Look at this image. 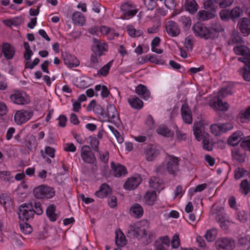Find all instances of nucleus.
I'll list each match as a JSON object with an SVG mask.
<instances>
[{
    "mask_svg": "<svg viewBox=\"0 0 250 250\" xmlns=\"http://www.w3.org/2000/svg\"><path fill=\"white\" fill-rule=\"evenodd\" d=\"M180 158L173 155L167 154L166 158V165L162 164L156 168V171L161 174H164L167 171L169 174H175L179 170Z\"/></svg>",
    "mask_w": 250,
    "mask_h": 250,
    "instance_id": "f257e3e1",
    "label": "nucleus"
},
{
    "mask_svg": "<svg viewBox=\"0 0 250 250\" xmlns=\"http://www.w3.org/2000/svg\"><path fill=\"white\" fill-rule=\"evenodd\" d=\"M17 213L20 221H30L34 216L33 206L32 204H22L20 206Z\"/></svg>",
    "mask_w": 250,
    "mask_h": 250,
    "instance_id": "f03ea898",
    "label": "nucleus"
},
{
    "mask_svg": "<svg viewBox=\"0 0 250 250\" xmlns=\"http://www.w3.org/2000/svg\"><path fill=\"white\" fill-rule=\"evenodd\" d=\"M33 193L34 196L38 199H49L55 195L54 189L45 185H42L34 188Z\"/></svg>",
    "mask_w": 250,
    "mask_h": 250,
    "instance_id": "7ed1b4c3",
    "label": "nucleus"
},
{
    "mask_svg": "<svg viewBox=\"0 0 250 250\" xmlns=\"http://www.w3.org/2000/svg\"><path fill=\"white\" fill-rule=\"evenodd\" d=\"M235 53L242 56L238 58L240 62H244L246 65L250 67V49L246 46H235L233 48Z\"/></svg>",
    "mask_w": 250,
    "mask_h": 250,
    "instance_id": "20e7f679",
    "label": "nucleus"
},
{
    "mask_svg": "<svg viewBox=\"0 0 250 250\" xmlns=\"http://www.w3.org/2000/svg\"><path fill=\"white\" fill-rule=\"evenodd\" d=\"M127 233L130 236L136 238L147 237V233L145 227L141 226L139 223L129 226L127 229Z\"/></svg>",
    "mask_w": 250,
    "mask_h": 250,
    "instance_id": "39448f33",
    "label": "nucleus"
},
{
    "mask_svg": "<svg viewBox=\"0 0 250 250\" xmlns=\"http://www.w3.org/2000/svg\"><path fill=\"white\" fill-rule=\"evenodd\" d=\"M215 246L218 250H233L235 244L234 241L231 239L222 237L217 239Z\"/></svg>",
    "mask_w": 250,
    "mask_h": 250,
    "instance_id": "423d86ee",
    "label": "nucleus"
},
{
    "mask_svg": "<svg viewBox=\"0 0 250 250\" xmlns=\"http://www.w3.org/2000/svg\"><path fill=\"white\" fill-rule=\"evenodd\" d=\"M33 115V111L31 110H21L15 114L14 120L17 125H21L28 121Z\"/></svg>",
    "mask_w": 250,
    "mask_h": 250,
    "instance_id": "0eeeda50",
    "label": "nucleus"
},
{
    "mask_svg": "<svg viewBox=\"0 0 250 250\" xmlns=\"http://www.w3.org/2000/svg\"><path fill=\"white\" fill-rule=\"evenodd\" d=\"M192 30L196 36L206 40L210 39L208 28L203 23L200 22L195 23L192 27Z\"/></svg>",
    "mask_w": 250,
    "mask_h": 250,
    "instance_id": "6e6552de",
    "label": "nucleus"
},
{
    "mask_svg": "<svg viewBox=\"0 0 250 250\" xmlns=\"http://www.w3.org/2000/svg\"><path fill=\"white\" fill-rule=\"evenodd\" d=\"M121 10L123 14L122 19H128L136 15L137 10L135 6L131 2H127L121 6Z\"/></svg>",
    "mask_w": 250,
    "mask_h": 250,
    "instance_id": "1a4fd4ad",
    "label": "nucleus"
},
{
    "mask_svg": "<svg viewBox=\"0 0 250 250\" xmlns=\"http://www.w3.org/2000/svg\"><path fill=\"white\" fill-rule=\"evenodd\" d=\"M10 99L13 102L17 104H25L30 101L29 97L23 91H16L14 93L11 95Z\"/></svg>",
    "mask_w": 250,
    "mask_h": 250,
    "instance_id": "9d476101",
    "label": "nucleus"
},
{
    "mask_svg": "<svg viewBox=\"0 0 250 250\" xmlns=\"http://www.w3.org/2000/svg\"><path fill=\"white\" fill-rule=\"evenodd\" d=\"M91 49L93 52L92 54L100 57L104 54V52L107 51V45L105 43L100 42L97 39H93Z\"/></svg>",
    "mask_w": 250,
    "mask_h": 250,
    "instance_id": "9b49d317",
    "label": "nucleus"
},
{
    "mask_svg": "<svg viewBox=\"0 0 250 250\" xmlns=\"http://www.w3.org/2000/svg\"><path fill=\"white\" fill-rule=\"evenodd\" d=\"M81 156L83 160L86 163L93 164L96 161L94 154L91 151L88 146H83L81 152Z\"/></svg>",
    "mask_w": 250,
    "mask_h": 250,
    "instance_id": "f8f14e48",
    "label": "nucleus"
},
{
    "mask_svg": "<svg viewBox=\"0 0 250 250\" xmlns=\"http://www.w3.org/2000/svg\"><path fill=\"white\" fill-rule=\"evenodd\" d=\"M145 157L147 161H153L159 154L160 150L158 147L153 145H149L144 150Z\"/></svg>",
    "mask_w": 250,
    "mask_h": 250,
    "instance_id": "ddd939ff",
    "label": "nucleus"
},
{
    "mask_svg": "<svg viewBox=\"0 0 250 250\" xmlns=\"http://www.w3.org/2000/svg\"><path fill=\"white\" fill-rule=\"evenodd\" d=\"M166 29L167 33L172 37H177L180 33V30L177 23L172 21H169L167 22Z\"/></svg>",
    "mask_w": 250,
    "mask_h": 250,
    "instance_id": "4468645a",
    "label": "nucleus"
},
{
    "mask_svg": "<svg viewBox=\"0 0 250 250\" xmlns=\"http://www.w3.org/2000/svg\"><path fill=\"white\" fill-rule=\"evenodd\" d=\"M142 182V178L139 175L129 178L124 185V188L127 190L135 189Z\"/></svg>",
    "mask_w": 250,
    "mask_h": 250,
    "instance_id": "2eb2a0df",
    "label": "nucleus"
},
{
    "mask_svg": "<svg viewBox=\"0 0 250 250\" xmlns=\"http://www.w3.org/2000/svg\"><path fill=\"white\" fill-rule=\"evenodd\" d=\"M209 34L210 39H214L218 37L219 33L224 30L223 26L218 22L212 23L209 28Z\"/></svg>",
    "mask_w": 250,
    "mask_h": 250,
    "instance_id": "dca6fc26",
    "label": "nucleus"
},
{
    "mask_svg": "<svg viewBox=\"0 0 250 250\" xmlns=\"http://www.w3.org/2000/svg\"><path fill=\"white\" fill-rule=\"evenodd\" d=\"M113 175L116 177H120L127 174L126 167L120 164H115L113 162L111 164Z\"/></svg>",
    "mask_w": 250,
    "mask_h": 250,
    "instance_id": "f3484780",
    "label": "nucleus"
},
{
    "mask_svg": "<svg viewBox=\"0 0 250 250\" xmlns=\"http://www.w3.org/2000/svg\"><path fill=\"white\" fill-rule=\"evenodd\" d=\"M64 63L69 67H75L79 65L80 62L76 57L66 53L62 54Z\"/></svg>",
    "mask_w": 250,
    "mask_h": 250,
    "instance_id": "a211bd4d",
    "label": "nucleus"
},
{
    "mask_svg": "<svg viewBox=\"0 0 250 250\" xmlns=\"http://www.w3.org/2000/svg\"><path fill=\"white\" fill-rule=\"evenodd\" d=\"M14 47L8 43H4L2 46V53L7 60H11L15 54Z\"/></svg>",
    "mask_w": 250,
    "mask_h": 250,
    "instance_id": "6ab92c4d",
    "label": "nucleus"
},
{
    "mask_svg": "<svg viewBox=\"0 0 250 250\" xmlns=\"http://www.w3.org/2000/svg\"><path fill=\"white\" fill-rule=\"evenodd\" d=\"M238 26L241 33L244 36H248L250 34V20L246 18H243L239 22Z\"/></svg>",
    "mask_w": 250,
    "mask_h": 250,
    "instance_id": "aec40b11",
    "label": "nucleus"
},
{
    "mask_svg": "<svg viewBox=\"0 0 250 250\" xmlns=\"http://www.w3.org/2000/svg\"><path fill=\"white\" fill-rule=\"evenodd\" d=\"M112 122L118 123L119 121L118 113L115 106L109 104L107 106V113L106 114Z\"/></svg>",
    "mask_w": 250,
    "mask_h": 250,
    "instance_id": "412c9836",
    "label": "nucleus"
},
{
    "mask_svg": "<svg viewBox=\"0 0 250 250\" xmlns=\"http://www.w3.org/2000/svg\"><path fill=\"white\" fill-rule=\"evenodd\" d=\"M182 119L187 124H191L192 122V113L188 105H183L181 109Z\"/></svg>",
    "mask_w": 250,
    "mask_h": 250,
    "instance_id": "4be33fe9",
    "label": "nucleus"
},
{
    "mask_svg": "<svg viewBox=\"0 0 250 250\" xmlns=\"http://www.w3.org/2000/svg\"><path fill=\"white\" fill-rule=\"evenodd\" d=\"M243 133L238 130L233 133L228 139V144L232 146H236L242 139Z\"/></svg>",
    "mask_w": 250,
    "mask_h": 250,
    "instance_id": "5701e85b",
    "label": "nucleus"
},
{
    "mask_svg": "<svg viewBox=\"0 0 250 250\" xmlns=\"http://www.w3.org/2000/svg\"><path fill=\"white\" fill-rule=\"evenodd\" d=\"M135 92L144 100H147L150 96V92L145 85L140 84L135 89Z\"/></svg>",
    "mask_w": 250,
    "mask_h": 250,
    "instance_id": "b1692460",
    "label": "nucleus"
},
{
    "mask_svg": "<svg viewBox=\"0 0 250 250\" xmlns=\"http://www.w3.org/2000/svg\"><path fill=\"white\" fill-rule=\"evenodd\" d=\"M131 107L135 109H140L143 106V102L136 96H131L127 99Z\"/></svg>",
    "mask_w": 250,
    "mask_h": 250,
    "instance_id": "393cba45",
    "label": "nucleus"
},
{
    "mask_svg": "<svg viewBox=\"0 0 250 250\" xmlns=\"http://www.w3.org/2000/svg\"><path fill=\"white\" fill-rule=\"evenodd\" d=\"M111 192L110 187L107 184L104 183L100 186L99 190L97 191L95 194L100 198H104L110 194Z\"/></svg>",
    "mask_w": 250,
    "mask_h": 250,
    "instance_id": "a878e982",
    "label": "nucleus"
},
{
    "mask_svg": "<svg viewBox=\"0 0 250 250\" xmlns=\"http://www.w3.org/2000/svg\"><path fill=\"white\" fill-rule=\"evenodd\" d=\"M203 124L201 122L195 123L193 126V134L195 138L198 141H201L203 138Z\"/></svg>",
    "mask_w": 250,
    "mask_h": 250,
    "instance_id": "bb28decb",
    "label": "nucleus"
},
{
    "mask_svg": "<svg viewBox=\"0 0 250 250\" xmlns=\"http://www.w3.org/2000/svg\"><path fill=\"white\" fill-rule=\"evenodd\" d=\"M157 196L156 192L154 190L147 191L144 196V202L147 205L152 206L156 200Z\"/></svg>",
    "mask_w": 250,
    "mask_h": 250,
    "instance_id": "cd10ccee",
    "label": "nucleus"
},
{
    "mask_svg": "<svg viewBox=\"0 0 250 250\" xmlns=\"http://www.w3.org/2000/svg\"><path fill=\"white\" fill-rule=\"evenodd\" d=\"M55 211L56 206L54 204L49 205L46 208V215L51 222H55L58 217V215L55 213Z\"/></svg>",
    "mask_w": 250,
    "mask_h": 250,
    "instance_id": "c85d7f7f",
    "label": "nucleus"
},
{
    "mask_svg": "<svg viewBox=\"0 0 250 250\" xmlns=\"http://www.w3.org/2000/svg\"><path fill=\"white\" fill-rule=\"evenodd\" d=\"M243 38L240 36L239 33L235 31H233L229 41V44L232 45L235 44H241L243 43Z\"/></svg>",
    "mask_w": 250,
    "mask_h": 250,
    "instance_id": "c756f323",
    "label": "nucleus"
},
{
    "mask_svg": "<svg viewBox=\"0 0 250 250\" xmlns=\"http://www.w3.org/2000/svg\"><path fill=\"white\" fill-rule=\"evenodd\" d=\"M72 21L75 24L80 26L83 25L85 22L83 15L79 12H75L72 15Z\"/></svg>",
    "mask_w": 250,
    "mask_h": 250,
    "instance_id": "7c9ffc66",
    "label": "nucleus"
},
{
    "mask_svg": "<svg viewBox=\"0 0 250 250\" xmlns=\"http://www.w3.org/2000/svg\"><path fill=\"white\" fill-rule=\"evenodd\" d=\"M149 187L156 190H161L164 188L162 181L158 178H151L149 181Z\"/></svg>",
    "mask_w": 250,
    "mask_h": 250,
    "instance_id": "2f4dec72",
    "label": "nucleus"
},
{
    "mask_svg": "<svg viewBox=\"0 0 250 250\" xmlns=\"http://www.w3.org/2000/svg\"><path fill=\"white\" fill-rule=\"evenodd\" d=\"M115 243L119 247H123L126 244L125 237L124 233L120 230H116L115 232Z\"/></svg>",
    "mask_w": 250,
    "mask_h": 250,
    "instance_id": "473e14b6",
    "label": "nucleus"
},
{
    "mask_svg": "<svg viewBox=\"0 0 250 250\" xmlns=\"http://www.w3.org/2000/svg\"><path fill=\"white\" fill-rule=\"evenodd\" d=\"M157 132L166 137H170L174 135V132L164 125H160L157 129Z\"/></svg>",
    "mask_w": 250,
    "mask_h": 250,
    "instance_id": "72a5a7b5",
    "label": "nucleus"
},
{
    "mask_svg": "<svg viewBox=\"0 0 250 250\" xmlns=\"http://www.w3.org/2000/svg\"><path fill=\"white\" fill-rule=\"evenodd\" d=\"M218 97L217 101L213 103V107L215 109L220 111H227L229 108V105L227 102H223Z\"/></svg>",
    "mask_w": 250,
    "mask_h": 250,
    "instance_id": "f704fd0d",
    "label": "nucleus"
},
{
    "mask_svg": "<svg viewBox=\"0 0 250 250\" xmlns=\"http://www.w3.org/2000/svg\"><path fill=\"white\" fill-rule=\"evenodd\" d=\"M100 57L95 54H92L90 58V62L89 66L94 69H98L101 67L100 63L101 62Z\"/></svg>",
    "mask_w": 250,
    "mask_h": 250,
    "instance_id": "c9c22d12",
    "label": "nucleus"
},
{
    "mask_svg": "<svg viewBox=\"0 0 250 250\" xmlns=\"http://www.w3.org/2000/svg\"><path fill=\"white\" fill-rule=\"evenodd\" d=\"M130 211L137 218H140L143 215L144 210L142 207L139 204H134L130 208Z\"/></svg>",
    "mask_w": 250,
    "mask_h": 250,
    "instance_id": "e433bc0d",
    "label": "nucleus"
},
{
    "mask_svg": "<svg viewBox=\"0 0 250 250\" xmlns=\"http://www.w3.org/2000/svg\"><path fill=\"white\" fill-rule=\"evenodd\" d=\"M243 123L246 122L250 119V106L245 109L241 110L238 115Z\"/></svg>",
    "mask_w": 250,
    "mask_h": 250,
    "instance_id": "4c0bfd02",
    "label": "nucleus"
},
{
    "mask_svg": "<svg viewBox=\"0 0 250 250\" xmlns=\"http://www.w3.org/2000/svg\"><path fill=\"white\" fill-rule=\"evenodd\" d=\"M199 19L201 21H206L212 19L215 16V14L212 12H210L206 10H200L198 13Z\"/></svg>",
    "mask_w": 250,
    "mask_h": 250,
    "instance_id": "58836bf2",
    "label": "nucleus"
},
{
    "mask_svg": "<svg viewBox=\"0 0 250 250\" xmlns=\"http://www.w3.org/2000/svg\"><path fill=\"white\" fill-rule=\"evenodd\" d=\"M186 4V9L189 13L193 14L197 11L198 5L195 0H187Z\"/></svg>",
    "mask_w": 250,
    "mask_h": 250,
    "instance_id": "ea45409f",
    "label": "nucleus"
},
{
    "mask_svg": "<svg viewBox=\"0 0 250 250\" xmlns=\"http://www.w3.org/2000/svg\"><path fill=\"white\" fill-rule=\"evenodd\" d=\"M127 31L128 35L133 38L138 37L143 35V32L141 30H136L131 25L127 26Z\"/></svg>",
    "mask_w": 250,
    "mask_h": 250,
    "instance_id": "a19ab883",
    "label": "nucleus"
},
{
    "mask_svg": "<svg viewBox=\"0 0 250 250\" xmlns=\"http://www.w3.org/2000/svg\"><path fill=\"white\" fill-rule=\"evenodd\" d=\"M113 62V60L110 61L98 71L97 74L104 77L106 76L109 73V69L112 66Z\"/></svg>",
    "mask_w": 250,
    "mask_h": 250,
    "instance_id": "79ce46f5",
    "label": "nucleus"
},
{
    "mask_svg": "<svg viewBox=\"0 0 250 250\" xmlns=\"http://www.w3.org/2000/svg\"><path fill=\"white\" fill-rule=\"evenodd\" d=\"M240 192L246 195L249 191L250 192V184H249L247 179L243 180L240 185Z\"/></svg>",
    "mask_w": 250,
    "mask_h": 250,
    "instance_id": "37998d69",
    "label": "nucleus"
},
{
    "mask_svg": "<svg viewBox=\"0 0 250 250\" xmlns=\"http://www.w3.org/2000/svg\"><path fill=\"white\" fill-rule=\"evenodd\" d=\"M250 67L247 65L241 68L239 72L244 80L247 82H250Z\"/></svg>",
    "mask_w": 250,
    "mask_h": 250,
    "instance_id": "c03bdc74",
    "label": "nucleus"
},
{
    "mask_svg": "<svg viewBox=\"0 0 250 250\" xmlns=\"http://www.w3.org/2000/svg\"><path fill=\"white\" fill-rule=\"evenodd\" d=\"M25 146L30 150H32L33 148H35V137L33 135L27 136L25 140Z\"/></svg>",
    "mask_w": 250,
    "mask_h": 250,
    "instance_id": "a18cd8bd",
    "label": "nucleus"
},
{
    "mask_svg": "<svg viewBox=\"0 0 250 250\" xmlns=\"http://www.w3.org/2000/svg\"><path fill=\"white\" fill-rule=\"evenodd\" d=\"M230 12V19L232 20H234L238 18L243 14V11L239 7H235L232 9Z\"/></svg>",
    "mask_w": 250,
    "mask_h": 250,
    "instance_id": "49530a36",
    "label": "nucleus"
},
{
    "mask_svg": "<svg viewBox=\"0 0 250 250\" xmlns=\"http://www.w3.org/2000/svg\"><path fill=\"white\" fill-rule=\"evenodd\" d=\"M217 234V229H211L207 231L206 234L205 235V237L208 242H212L215 240Z\"/></svg>",
    "mask_w": 250,
    "mask_h": 250,
    "instance_id": "de8ad7c7",
    "label": "nucleus"
},
{
    "mask_svg": "<svg viewBox=\"0 0 250 250\" xmlns=\"http://www.w3.org/2000/svg\"><path fill=\"white\" fill-rule=\"evenodd\" d=\"M20 226L21 231L25 234L30 233L32 231L31 226L26 222H20Z\"/></svg>",
    "mask_w": 250,
    "mask_h": 250,
    "instance_id": "09e8293b",
    "label": "nucleus"
},
{
    "mask_svg": "<svg viewBox=\"0 0 250 250\" xmlns=\"http://www.w3.org/2000/svg\"><path fill=\"white\" fill-rule=\"evenodd\" d=\"M232 94L231 88L226 85L222 87L218 93V97L223 98Z\"/></svg>",
    "mask_w": 250,
    "mask_h": 250,
    "instance_id": "8fccbe9b",
    "label": "nucleus"
},
{
    "mask_svg": "<svg viewBox=\"0 0 250 250\" xmlns=\"http://www.w3.org/2000/svg\"><path fill=\"white\" fill-rule=\"evenodd\" d=\"M99 155V157L100 160L103 162L105 166L104 167H107V163L109 159V152L107 150H105L104 152H98Z\"/></svg>",
    "mask_w": 250,
    "mask_h": 250,
    "instance_id": "3c124183",
    "label": "nucleus"
},
{
    "mask_svg": "<svg viewBox=\"0 0 250 250\" xmlns=\"http://www.w3.org/2000/svg\"><path fill=\"white\" fill-rule=\"evenodd\" d=\"M249 171L245 170L244 168L241 167L237 168L234 171V177L238 180L243 177L245 175H248Z\"/></svg>",
    "mask_w": 250,
    "mask_h": 250,
    "instance_id": "603ef678",
    "label": "nucleus"
},
{
    "mask_svg": "<svg viewBox=\"0 0 250 250\" xmlns=\"http://www.w3.org/2000/svg\"><path fill=\"white\" fill-rule=\"evenodd\" d=\"M108 127L116 137L118 142L120 144L122 143L124 141V138L120 132L111 125H108Z\"/></svg>",
    "mask_w": 250,
    "mask_h": 250,
    "instance_id": "864d4df0",
    "label": "nucleus"
},
{
    "mask_svg": "<svg viewBox=\"0 0 250 250\" xmlns=\"http://www.w3.org/2000/svg\"><path fill=\"white\" fill-rule=\"evenodd\" d=\"M249 215L244 210L238 211L237 213V219L240 222L244 223L248 220Z\"/></svg>",
    "mask_w": 250,
    "mask_h": 250,
    "instance_id": "5fc2aeb1",
    "label": "nucleus"
},
{
    "mask_svg": "<svg viewBox=\"0 0 250 250\" xmlns=\"http://www.w3.org/2000/svg\"><path fill=\"white\" fill-rule=\"evenodd\" d=\"M179 21L182 23L184 28L186 30L188 29L191 25V20L189 17L182 16L179 20Z\"/></svg>",
    "mask_w": 250,
    "mask_h": 250,
    "instance_id": "6e6d98bb",
    "label": "nucleus"
},
{
    "mask_svg": "<svg viewBox=\"0 0 250 250\" xmlns=\"http://www.w3.org/2000/svg\"><path fill=\"white\" fill-rule=\"evenodd\" d=\"M221 8H225L231 5L234 0H214Z\"/></svg>",
    "mask_w": 250,
    "mask_h": 250,
    "instance_id": "4d7b16f0",
    "label": "nucleus"
},
{
    "mask_svg": "<svg viewBox=\"0 0 250 250\" xmlns=\"http://www.w3.org/2000/svg\"><path fill=\"white\" fill-rule=\"evenodd\" d=\"M211 132L215 136H218L220 134L221 132L220 125L213 124L210 126Z\"/></svg>",
    "mask_w": 250,
    "mask_h": 250,
    "instance_id": "13d9d810",
    "label": "nucleus"
},
{
    "mask_svg": "<svg viewBox=\"0 0 250 250\" xmlns=\"http://www.w3.org/2000/svg\"><path fill=\"white\" fill-rule=\"evenodd\" d=\"M90 145L93 150L96 152H99V141L96 137H92L90 141Z\"/></svg>",
    "mask_w": 250,
    "mask_h": 250,
    "instance_id": "bf43d9fd",
    "label": "nucleus"
},
{
    "mask_svg": "<svg viewBox=\"0 0 250 250\" xmlns=\"http://www.w3.org/2000/svg\"><path fill=\"white\" fill-rule=\"evenodd\" d=\"M145 4L149 10H152L157 5L156 0H145Z\"/></svg>",
    "mask_w": 250,
    "mask_h": 250,
    "instance_id": "052dcab7",
    "label": "nucleus"
},
{
    "mask_svg": "<svg viewBox=\"0 0 250 250\" xmlns=\"http://www.w3.org/2000/svg\"><path fill=\"white\" fill-rule=\"evenodd\" d=\"M220 16L222 20L228 21L230 19L229 11L225 9L222 10L220 12Z\"/></svg>",
    "mask_w": 250,
    "mask_h": 250,
    "instance_id": "680f3d73",
    "label": "nucleus"
},
{
    "mask_svg": "<svg viewBox=\"0 0 250 250\" xmlns=\"http://www.w3.org/2000/svg\"><path fill=\"white\" fill-rule=\"evenodd\" d=\"M184 45L188 51H192L193 48V43L191 37L188 36L186 38Z\"/></svg>",
    "mask_w": 250,
    "mask_h": 250,
    "instance_id": "e2e57ef3",
    "label": "nucleus"
},
{
    "mask_svg": "<svg viewBox=\"0 0 250 250\" xmlns=\"http://www.w3.org/2000/svg\"><path fill=\"white\" fill-rule=\"evenodd\" d=\"M33 209L34 214L36 213L37 215H41L43 213L42 206L39 202L34 203Z\"/></svg>",
    "mask_w": 250,
    "mask_h": 250,
    "instance_id": "0e129e2a",
    "label": "nucleus"
},
{
    "mask_svg": "<svg viewBox=\"0 0 250 250\" xmlns=\"http://www.w3.org/2000/svg\"><path fill=\"white\" fill-rule=\"evenodd\" d=\"M241 146L245 149L250 150V136L245 138L241 142Z\"/></svg>",
    "mask_w": 250,
    "mask_h": 250,
    "instance_id": "69168bd1",
    "label": "nucleus"
},
{
    "mask_svg": "<svg viewBox=\"0 0 250 250\" xmlns=\"http://www.w3.org/2000/svg\"><path fill=\"white\" fill-rule=\"evenodd\" d=\"M221 132H225L227 131L230 130L232 129L233 127V126L231 123H226L225 124H221Z\"/></svg>",
    "mask_w": 250,
    "mask_h": 250,
    "instance_id": "338daca9",
    "label": "nucleus"
},
{
    "mask_svg": "<svg viewBox=\"0 0 250 250\" xmlns=\"http://www.w3.org/2000/svg\"><path fill=\"white\" fill-rule=\"evenodd\" d=\"M180 245V239L178 234H175L171 241V246L173 249L177 248Z\"/></svg>",
    "mask_w": 250,
    "mask_h": 250,
    "instance_id": "774afa93",
    "label": "nucleus"
}]
</instances>
